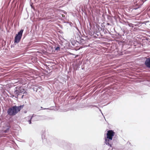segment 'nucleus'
<instances>
[{
	"instance_id": "f257e3e1",
	"label": "nucleus",
	"mask_w": 150,
	"mask_h": 150,
	"mask_svg": "<svg viewBox=\"0 0 150 150\" xmlns=\"http://www.w3.org/2000/svg\"><path fill=\"white\" fill-rule=\"evenodd\" d=\"M24 105H20L19 106L15 105L9 108L7 110L8 114L10 116H14L17 114L22 109Z\"/></svg>"
},
{
	"instance_id": "f03ea898",
	"label": "nucleus",
	"mask_w": 150,
	"mask_h": 150,
	"mask_svg": "<svg viewBox=\"0 0 150 150\" xmlns=\"http://www.w3.org/2000/svg\"><path fill=\"white\" fill-rule=\"evenodd\" d=\"M115 134V132L112 130H109L107 132L106 134V137H105V143L111 147V145L110 143V141L112 139L113 137Z\"/></svg>"
},
{
	"instance_id": "7ed1b4c3",
	"label": "nucleus",
	"mask_w": 150,
	"mask_h": 150,
	"mask_svg": "<svg viewBox=\"0 0 150 150\" xmlns=\"http://www.w3.org/2000/svg\"><path fill=\"white\" fill-rule=\"evenodd\" d=\"M23 30L21 29L18 34H16L14 39V42L15 43H18L20 41L22 35L23 33Z\"/></svg>"
},
{
	"instance_id": "20e7f679",
	"label": "nucleus",
	"mask_w": 150,
	"mask_h": 150,
	"mask_svg": "<svg viewBox=\"0 0 150 150\" xmlns=\"http://www.w3.org/2000/svg\"><path fill=\"white\" fill-rule=\"evenodd\" d=\"M16 90L14 92L15 95L17 96L20 94V93H21L24 92V89L22 87L20 86H16Z\"/></svg>"
},
{
	"instance_id": "39448f33",
	"label": "nucleus",
	"mask_w": 150,
	"mask_h": 150,
	"mask_svg": "<svg viewBox=\"0 0 150 150\" xmlns=\"http://www.w3.org/2000/svg\"><path fill=\"white\" fill-rule=\"evenodd\" d=\"M145 64L147 67L150 68V58L146 59L145 61Z\"/></svg>"
},
{
	"instance_id": "423d86ee",
	"label": "nucleus",
	"mask_w": 150,
	"mask_h": 150,
	"mask_svg": "<svg viewBox=\"0 0 150 150\" xmlns=\"http://www.w3.org/2000/svg\"><path fill=\"white\" fill-rule=\"evenodd\" d=\"M27 118L29 120L28 122H29V123L30 124H31V120L32 119V117H27Z\"/></svg>"
},
{
	"instance_id": "0eeeda50",
	"label": "nucleus",
	"mask_w": 150,
	"mask_h": 150,
	"mask_svg": "<svg viewBox=\"0 0 150 150\" xmlns=\"http://www.w3.org/2000/svg\"><path fill=\"white\" fill-rule=\"evenodd\" d=\"M60 49V48L59 47H57L55 49V50H59Z\"/></svg>"
},
{
	"instance_id": "6e6552de",
	"label": "nucleus",
	"mask_w": 150,
	"mask_h": 150,
	"mask_svg": "<svg viewBox=\"0 0 150 150\" xmlns=\"http://www.w3.org/2000/svg\"><path fill=\"white\" fill-rule=\"evenodd\" d=\"M8 129L6 130H5L4 131V133H6L7 132V131H8Z\"/></svg>"
},
{
	"instance_id": "1a4fd4ad",
	"label": "nucleus",
	"mask_w": 150,
	"mask_h": 150,
	"mask_svg": "<svg viewBox=\"0 0 150 150\" xmlns=\"http://www.w3.org/2000/svg\"><path fill=\"white\" fill-rule=\"evenodd\" d=\"M64 15H62V17H64Z\"/></svg>"
},
{
	"instance_id": "9d476101",
	"label": "nucleus",
	"mask_w": 150,
	"mask_h": 150,
	"mask_svg": "<svg viewBox=\"0 0 150 150\" xmlns=\"http://www.w3.org/2000/svg\"><path fill=\"white\" fill-rule=\"evenodd\" d=\"M64 15H62V17H64Z\"/></svg>"
},
{
	"instance_id": "9b49d317",
	"label": "nucleus",
	"mask_w": 150,
	"mask_h": 150,
	"mask_svg": "<svg viewBox=\"0 0 150 150\" xmlns=\"http://www.w3.org/2000/svg\"><path fill=\"white\" fill-rule=\"evenodd\" d=\"M64 15H62V17H64Z\"/></svg>"
}]
</instances>
